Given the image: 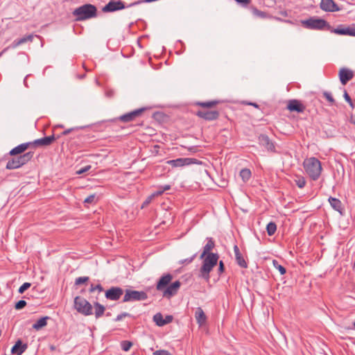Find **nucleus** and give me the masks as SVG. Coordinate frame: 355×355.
Returning a JSON list of instances; mask_svg holds the SVG:
<instances>
[{"label": "nucleus", "instance_id": "f257e3e1", "mask_svg": "<svg viewBox=\"0 0 355 355\" xmlns=\"http://www.w3.org/2000/svg\"><path fill=\"white\" fill-rule=\"evenodd\" d=\"M97 12V8L94 5L86 3L76 8L72 12V15L76 17L75 21H83L96 17L98 15Z\"/></svg>", "mask_w": 355, "mask_h": 355}, {"label": "nucleus", "instance_id": "f03ea898", "mask_svg": "<svg viewBox=\"0 0 355 355\" xmlns=\"http://www.w3.org/2000/svg\"><path fill=\"white\" fill-rule=\"evenodd\" d=\"M303 166L309 178L313 180H318L320 177L322 168L320 161L314 157L306 159L303 162Z\"/></svg>", "mask_w": 355, "mask_h": 355}, {"label": "nucleus", "instance_id": "7ed1b4c3", "mask_svg": "<svg viewBox=\"0 0 355 355\" xmlns=\"http://www.w3.org/2000/svg\"><path fill=\"white\" fill-rule=\"evenodd\" d=\"M219 259L218 254H209L203 258L202 265L200 269V276L206 281H209L210 278L209 273L214 267L217 265Z\"/></svg>", "mask_w": 355, "mask_h": 355}, {"label": "nucleus", "instance_id": "20e7f679", "mask_svg": "<svg viewBox=\"0 0 355 355\" xmlns=\"http://www.w3.org/2000/svg\"><path fill=\"white\" fill-rule=\"evenodd\" d=\"M301 23L302 26L310 30H330L331 25L324 19L311 17L306 20H302Z\"/></svg>", "mask_w": 355, "mask_h": 355}, {"label": "nucleus", "instance_id": "39448f33", "mask_svg": "<svg viewBox=\"0 0 355 355\" xmlns=\"http://www.w3.org/2000/svg\"><path fill=\"white\" fill-rule=\"evenodd\" d=\"M34 153L27 152L19 156L9 159L6 164V168L8 170L17 169L27 164L33 157Z\"/></svg>", "mask_w": 355, "mask_h": 355}, {"label": "nucleus", "instance_id": "423d86ee", "mask_svg": "<svg viewBox=\"0 0 355 355\" xmlns=\"http://www.w3.org/2000/svg\"><path fill=\"white\" fill-rule=\"evenodd\" d=\"M73 307L79 313L87 316L93 313L92 305L84 297L76 296L73 300Z\"/></svg>", "mask_w": 355, "mask_h": 355}, {"label": "nucleus", "instance_id": "0eeeda50", "mask_svg": "<svg viewBox=\"0 0 355 355\" xmlns=\"http://www.w3.org/2000/svg\"><path fill=\"white\" fill-rule=\"evenodd\" d=\"M148 298V295L145 291H135L126 289L123 298V302H132L144 301Z\"/></svg>", "mask_w": 355, "mask_h": 355}, {"label": "nucleus", "instance_id": "6e6552de", "mask_svg": "<svg viewBox=\"0 0 355 355\" xmlns=\"http://www.w3.org/2000/svg\"><path fill=\"white\" fill-rule=\"evenodd\" d=\"M200 162L195 158L184 157L167 161V164L172 167H181L193 164H200Z\"/></svg>", "mask_w": 355, "mask_h": 355}, {"label": "nucleus", "instance_id": "1a4fd4ad", "mask_svg": "<svg viewBox=\"0 0 355 355\" xmlns=\"http://www.w3.org/2000/svg\"><path fill=\"white\" fill-rule=\"evenodd\" d=\"M258 141L259 145L265 148L268 152L277 153L275 142L268 135L265 134L260 135L258 137Z\"/></svg>", "mask_w": 355, "mask_h": 355}, {"label": "nucleus", "instance_id": "9d476101", "mask_svg": "<svg viewBox=\"0 0 355 355\" xmlns=\"http://www.w3.org/2000/svg\"><path fill=\"white\" fill-rule=\"evenodd\" d=\"M123 293L124 291L121 287L112 286L105 291V297L107 300L116 301L121 298Z\"/></svg>", "mask_w": 355, "mask_h": 355}, {"label": "nucleus", "instance_id": "9b49d317", "mask_svg": "<svg viewBox=\"0 0 355 355\" xmlns=\"http://www.w3.org/2000/svg\"><path fill=\"white\" fill-rule=\"evenodd\" d=\"M146 110V107H141L130 112L124 114L119 117V119L124 123H128L134 121L137 117L140 116L142 113Z\"/></svg>", "mask_w": 355, "mask_h": 355}, {"label": "nucleus", "instance_id": "f8f14e48", "mask_svg": "<svg viewBox=\"0 0 355 355\" xmlns=\"http://www.w3.org/2000/svg\"><path fill=\"white\" fill-rule=\"evenodd\" d=\"M286 108L291 112L302 113L305 110L306 107L300 101L291 99L288 101Z\"/></svg>", "mask_w": 355, "mask_h": 355}, {"label": "nucleus", "instance_id": "ddd939ff", "mask_svg": "<svg viewBox=\"0 0 355 355\" xmlns=\"http://www.w3.org/2000/svg\"><path fill=\"white\" fill-rule=\"evenodd\" d=\"M196 115L205 121H214L219 116V112L216 110L209 111L200 110L196 112Z\"/></svg>", "mask_w": 355, "mask_h": 355}, {"label": "nucleus", "instance_id": "4468645a", "mask_svg": "<svg viewBox=\"0 0 355 355\" xmlns=\"http://www.w3.org/2000/svg\"><path fill=\"white\" fill-rule=\"evenodd\" d=\"M320 7L322 10L330 12H337L341 10L334 0H321Z\"/></svg>", "mask_w": 355, "mask_h": 355}, {"label": "nucleus", "instance_id": "2eb2a0df", "mask_svg": "<svg viewBox=\"0 0 355 355\" xmlns=\"http://www.w3.org/2000/svg\"><path fill=\"white\" fill-rule=\"evenodd\" d=\"M180 286L181 282L179 280L168 284V286L163 291V296L166 298H170L172 296L175 295L178 293Z\"/></svg>", "mask_w": 355, "mask_h": 355}, {"label": "nucleus", "instance_id": "dca6fc26", "mask_svg": "<svg viewBox=\"0 0 355 355\" xmlns=\"http://www.w3.org/2000/svg\"><path fill=\"white\" fill-rule=\"evenodd\" d=\"M173 279V275L170 273L163 275L157 282L156 289L159 291H164Z\"/></svg>", "mask_w": 355, "mask_h": 355}, {"label": "nucleus", "instance_id": "f3484780", "mask_svg": "<svg viewBox=\"0 0 355 355\" xmlns=\"http://www.w3.org/2000/svg\"><path fill=\"white\" fill-rule=\"evenodd\" d=\"M339 78L341 84L345 85L354 77V72L351 69L342 68L339 71Z\"/></svg>", "mask_w": 355, "mask_h": 355}, {"label": "nucleus", "instance_id": "a211bd4d", "mask_svg": "<svg viewBox=\"0 0 355 355\" xmlns=\"http://www.w3.org/2000/svg\"><path fill=\"white\" fill-rule=\"evenodd\" d=\"M173 316L171 315H167L165 318H163V315L161 313H157L153 316V321L158 327H163L169 324L173 321Z\"/></svg>", "mask_w": 355, "mask_h": 355}, {"label": "nucleus", "instance_id": "6ab92c4d", "mask_svg": "<svg viewBox=\"0 0 355 355\" xmlns=\"http://www.w3.org/2000/svg\"><path fill=\"white\" fill-rule=\"evenodd\" d=\"M55 141L54 134L51 136L44 137L43 138L37 139L33 141L35 148L40 146H49Z\"/></svg>", "mask_w": 355, "mask_h": 355}, {"label": "nucleus", "instance_id": "aec40b11", "mask_svg": "<svg viewBox=\"0 0 355 355\" xmlns=\"http://www.w3.org/2000/svg\"><path fill=\"white\" fill-rule=\"evenodd\" d=\"M28 348L26 343H23L21 340L19 339L11 349V353L14 355H21Z\"/></svg>", "mask_w": 355, "mask_h": 355}, {"label": "nucleus", "instance_id": "412c9836", "mask_svg": "<svg viewBox=\"0 0 355 355\" xmlns=\"http://www.w3.org/2000/svg\"><path fill=\"white\" fill-rule=\"evenodd\" d=\"M207 244L203 247L202 252L201 253L200 258L203 259L205 255H208L209 254H214V252H211V251L215 247V241L211 237H207Z\"/></svg>", "mask_w": 355, "mask_h": 355}, {"label": "nucleus", "instance_id": "4be33fe9", "mask_svg": "<svg viewBox=\"0 0 355 355\" xmlns=\"http://www.w3.org/2000/svg\"><path fill=\"white\" fill-rule=\"evenodd\" d=\"M33 35L30 34V35H25L23 37H21V38L15 40L12 42V44L9 46H8L6 49H15L18 46L21 45V44H24L26 42H31L33 41Z\"/></svg>", "mask_w": 355, "mask_h": 355}, {"label": "nucleus", "instance_id": "5701e85b", "mask_svg": "<svg viewBox=\"0 0 355 355\" xmlns=\"http://www.w3.org/2000/svg\"><path fill=\"white\" fill-rule=\"evenodd\" d=\"M328 200L334 210L338 211L342 216L344 214V209L343 207L342 202L339 199L334 197H329Z\"/></svg>", "mask_w": 355, "mask_h": 355}, {"label": "nucleus", "instance_id": "b1692460", "mask_svg": "<svg viewBox=\"0 0 355 355\" xmlns=\"http://www.w3.org/2000/svg\"><path fill=\"white\" fill-rule=\"evenodd\" d=\"M195 317L197 323L200 326L204 324L207 321V316L201 307L197 308L195 313Z\"/></svg>", "mask_w": 355, "mask_h": 355}, {"label": "nucleus", "instance_id": "393cba45", "mask_svg": "<svg viewBox=\"0 0 355 355\" xmlns=\"http://www.w3.org/2000/svg\"><path fill=\"white\" fill-rule=\"evenodd\" d=\"M94 314L96 319L100 318L104 314L105 311V306L98 302H94Z\"/></svg>", "mask_w": 355, "mask_h": 355}, {"label": "nucleus", "instance_id": "a878e982", "mask_svg": "<svg viewBox=\"0 0 355 355\" xmlns=\"http://www.w3.org/2000/svg\"><path fill=\"white\" fill-rule=\"evenodd\" d=\"M50 319L49 316H44L40 318L35 323L33 324V328L37 331L44 327L47 324V320Z\"/></svg>", "mask_w": 355, "mask_h": 355}, {"label": "nucleus", "instance_id": "bb28decb", "mask_svg": "<svg viewBox=\"0 0 355 355\" xmlns=\"http://www.w3.org/2000/svg\"><path fill=\"white\" fill-rule=\"evenodd\" d=\"M220 103V101L213 100L207 102L197 101L194 103L195 105L200 106L203 108L213 107Z\"/></svg>", "mask_w": 355, "mask_h": 355}, {"label": "nucleus", "instance_id": "cd10ccee", "mask_svg": "<svg viewBox=\"0 0 355 355\" xmlns=\"http://www.w3.org/2000/svg\"><path fill=\"white\" fill-rule=\"evenodd\" d=\"M26 151L25 146H24L23 144L18 145L17 146L13 148L10 150L9 155L11 156H15L18 155H21L23 153Z\"/></svg>", "mask_w": 355, "mask_h": 355}, {"label": "nucleus", "instance_id": "c85d7f7f", "mask_svg": "<svg viewBox=\"0 0 355 355\" xmlns=\"http://www.w3.org/2000/svg\"><path fill=\"white\" fill-rule=\"evenodd\" d=\"M329 31L331 33H334L337 35H347L346 26L343 24L338 26V27L336 28H334L333 27L331 26V28Z\"/></svg>", "mask_w": 355, "mask_h": 355}, {"label": "nucleus", "instance_id": "c756f323", "mask_svg": "<svg viewBox=\"0 0 355 355\" xmlns=\"http://www.w3.org/2000/svg\"><path fill=\"white\" fill-rule=\"evenodd\" d=\"M235 259L236 261V263L243 268H248V263L245 261L244 257H243L242 254L237 253V254L235 255Z\"/></svg>", "mask_w": 355, "mask_h": 355}, {"label": "nucleus", "instance_id": "7c9ffc66", "mask_svg": "<svg viewBox=\"0 0 355 355\" xmlns=\"http://www.w3.org/2000/svg\"><path fill=\"white\" fill-rule=\"evenodd\" d=\"M294 182L300 189H303L306 183L305 178L299 175H295Z\"/></svg>", "mask_w": 355, "mask_h": 355}, {"label": "nucleus", "instance_id": "2f4dec72", "mask_svg": "<svg viewBox=\"0 0 355 355\" xmlns=\"http://www.w3.org/2000/svg\"><path fill=\"white\" fill-rule=\"evenodd\" d=\"M250 8L252 10V14L257 17L263 19L268 17V14L266 12L261 11L254 6H250Z\"/></svg>", "mask_w": 355, "mask_h": 355}, {"label": "nucleus", "instance_id": "473e14b6", "mask_svg": "<svg viewBox=\"0 0 355 355\" xmlns=\"http://www.w3.org/2000/svg\"><path fill=\"white\" fill-rule=\"evenodd\" d=\"M171 189V186L169 184H166L164 186H160L158 189L152 193L154 198L161 196L164 191H168Z\"/></svg>", "mask_w": 355, "mask_h": 355}, {"label": "nucleus", "instance_id": "72a5a7b5", "mask_svg": "<svg viewBox=\"0 0 355 355\" xmlns=\"http://www.w3.org/2000/svg\"><path fill=\"white\" fill-rule=\"evenodd\" d=\"M252 173L250 169L243 168L240 171V176L244 182H247L251 178Z\"/></svg>", "mask_w": 355, "mask_h": 355}, {"label": "nucleus", "instance_id": "f704fd0d", "mask_svg": "<svg viewBox=\"0 0 355 355\" xmlns=\"http://www.w3.org/2000/svg\"><path fill=\"white\" fill-rule=\"evenodd\" d=\"M266 231L269 236H272L277 231V225L275 222H270L266 226Z\"/></svg>", "mask_w": 355, "mask_h": 355}, {"label": "nucleus", "instance_id": "c9c22d12", "mask_svg": "<svg viewBox=\"0 0 355 355\" xmlns=\"http://www.w3.org/2000/svg\"><path fill=\"white\" fill-rule=\"evenodd\" d=\"M89 281V277L87 276L79 277L75 279L74 286H80L82 284H86Z\"/></svg>", "mask_w": 355, "mask_h": 355}, {"label": "nucleus", "instance_id": "e433bc0d", "mask_svg": "<svg viewBox=\"0 0 355 355\" xmlns=\"http://www.w3.org/2000/svg\"><path fill=\"white\" fill-rule=\"evenodd\" d=\"M272 263L274 267L279 270L281 275H284L286 272V268L280 265L277 260H273Z\"/></svg>", "mask_w": 355, "mask_h": 355}, {"label": "nucleus", "instance_id": "4c0bfd02", "mask_svg": "<svg viewBox=\"0 0 355 355\" xmlns=\"http://www.w3.org/2000/svg\"><path fill=\"white\" fill-rule=\"evenodd\" d=\"M132 343L128 340H123L121 343V349L125 352H128L132 346Z\"/></svg>", "mask_w": 355, "mask_h": 355}, {"label": "nucleus", "instance_id": "58836bf2", "mask_svg": "<svg viewBox=\"0 0 355 355\" xmlns=\"http://www.w3.org/2000/svg\"><path fill=\"white\" fill-rule=\"evenodd\" d=\"M83 127H73V128H69V129H67L65 130H64L62 133H61V135H68L70 133H73V134H75L76 132H78L80 129H82Z\"/></svg>", "mask_w": 355, "mask_h": 355}, {"label": "nucleus", "instance_id": "ea45409f", "mask_svg": "<svg viewBox=\"0 0 355 355\" xmlns=\"http://www.w3.org/2000/svg\"><path fill=\"white\" fill-rule=\"evenodd\" d=\"M322 96L327 99V101L331 104L333 105L335 103V99L332 96L331 94L329 92L324 91L322 92Z\"/></svg>", "mask_w": 355, "mask_h": 355}, {"label": "nucleus", "instance_id": "a19ab883", "mask_svg": "<svg viewBox=\"0 0 355 355\" xmlns=\"http://www.w3.org/2000/svg\"><path fill=\"white\" fill-rule=\"evenodd\" d=\"M347 35L355 37V24L346 26Z\"/></svg>", "mask_w": 355, "mask_h": 355}, {"label": "nucleus", "instance_id": "79ce46f5", "mask_svg": "<svg viewBox=\"0 0 355 355\" xmlns=\"http://www.w3.org/2000/svg\"><path fill=\"white\" fill-rule=\"evenodd\" d=\"M96 290L98 291V292L101 293V292L103 291L104 289H103L102 285L100 284H98L96 286H94V284H92L90 285V288L89 289V293H93Z\"/></svg>", "mask_w": 355, "mask_h": 355}, {"label": "nucleus", "instance_id": "37998d69", "mask_svg": "<svg viewBox=\"0 0 355 355\" xmlns=\"http://www.w3.org/2000/svg\"><path fill=\"white\" fill-rule=\"evenodd\" d=\"M31 286V284L29 282L24 283L19 288L18 292L20 294L24 293L27 289H28Z\"/></svg>", "mask_w": 355, "mask_h": 355}, {"label": "nucleus", "instance_id": "c03bdc74", "mask_svg": "<svg viewBox=\"0 0 355 355\" xmlns=\"http://www.w3.org/2000/svg\"><path fill=\"white\" fill-rule=\"evenodd\" d=\"M26 302L25 300H21L15 303V308L17 310H20L24 308L26 306Z\"/></svg>", "mask_w": 355, "mask_h": 355}, {"label": "nucleus", "instance_id": "a18cd8bd", "mask_svg": "<svg viewBox=\"0 0 355 355\" xmlns=\"http://www.w3.org/2000/svg\"><path fill=\"white\" fill-rule=\"evenodd\" d=\"M343 97H344L345 100L349 104L350 107L352 108H354V103L346 90L344 91Z\"/></svg>", "mask_w": 355, "mask_h": 355}, {"label": "nucleus", "instance_id": "49530a36", "mask_svg": "<svg viewBox=\"0 0 355 355\" xmlns=\"http://www.w3.org/2000/svg\"><path fill=\"white\" fill-rule=\"evenodd\" d=\"M238 4L243 8H248L252 0H234Z\"/></svg>", "mask_w": 355, "mask_h": 355}, {"label": "nucleus", "instance_id": "de8ad7c7", "mask_svg": "<svg viewBox=\"0 0 355 355\" xmlns=\"http://www.w3.org/2000/svg\"><path fill=\"white\" fill-rule=\"evenodd\" d=\"M105 96L107 98H113L115 95V91L114 89H112V88H106L105 89Z\"/></svg>", "mask_w": 355, "mask_h": 355}, {"label": "nucleus", "instance_id": "09e8293b", "mask_svg": "<svg viewBox=\"0 0 355 355\" xmlns=\"http://www.w3.org/2000/svg\"><path fill=\"white\" fill-rule=\"evenodd\" d=\"M95 200H96V195L92 194V195H90L88 197H87L84 200V202L87 203V204H92V203H94L95 202Z\"/></svg>", "mask_w": 355, "mask_h": 355}, {"label": "nucleus", "instance_id": "8fccbe9b", "mask_svg": "<svg viewBox=\"0 0 355 355\" xmlns=\"http://www.w3.org/2000/svg\"><path fill=\"white\" fill-rule=\"evenodd\" d=\"M153 355H172L168 351L165 349L156 350L153 352Z\"/></svg>", "mask_w": 355, "mask_h": 355}, {"label": "nucleus", "instance_id": "3c124183", "mask_svg": "<svg viewBox=\"0 0 355 355\" xmlns=\"http://www.w3.org/2000/svg\"><path fill=\"white\" fill-rule=\"evenodd\" d=\"M130 314L126 312L121 313V314L118 315L116 318L114 319V321L118 322L121 320L123 318L125 317H130Z\"/></svg>", "mask_w": 355, "mask_h": 355}, {"label": "nucleus", "instance_id": "603ef678", "mask_svg": "<svg viewBox=\"0 0 355 355\" xmlns=\"http://www.w3.org/2000/svg\"><path fill=\"white\" fill-rule=\"evenodd\" d=\"M90 168H91L90 165L85 166L81 168L80 169H79L78 171H77L76 173L78 175L83 174V173L87 172Z\"/></svg>", "mask_w": 355, "mask_h": 355}, {"label": "nucleus", "instance_id": "864d4df0", "mask_svg": "<svg viewBox=\"0 0 355 355\" xmlns=\"http://www.w3.org/2000/svg\"><path fill=\"white\" fill-rule=\"evenodd\" d=\"M154 198V197L153 196V195L151 194L150 196H149L146 199V200L143 202L142 205H141V208H144L146 207V206H148L150 202L152 201V200Z\"/></svg>", "mask_w": 355, "mask_h": 355}, {"label": "nucleus", "instance_id": "5fc2aeb1", "mask_svg": "<svg viewBox=\"0 0 355 355\" xmlns=\"http://www.w3.org/2000/svg\"><path fill=\"white\" fill-rule=\"evenodd\" d=\"M225 271V264L223 261H220L218 263V272L220 275Z\"/></svg>", "mask_w": 355, "mask_h": 355}, {"label": "nucleus", "instance_id": "6e6d98bb", "mask_svg": "<svg viewBox=\"0 0 355 355\" xmlns=\"http://www.w3.org/2000/svg\"><path fill=\"white\" fill-rule=\"evenodd\" d=\"M196 256V254H194L192 257L181 261L180 263H187H187H191L193 261V259H195Z\"/></svg>", "mask_w": 355, "mask_h": 355}, {"label": "nucleus", "instance_id": "4d7b16f0", "mask_svg": "<svg viewBox=\"0 0 355 355\" xmlns=\"http://www.w3.org/2000/svg\"><path fill=\"white\" fill-rule=\"evenodd\" d=\"M23 145L24 146H25V149L26 150L30 148V147H34L35 148V144H33V141H30V142H26V143H23Z\"/></svg>", "mask_w": 355, "mask_h": 355}, {"label": "nucleus", "instance_id": "13d9d810", "mask_svg": "<svg viewBox=\"0 0 355 355\" xmlns=\"http://www.w3.org/2000/svg\"><path fill=\"white\" fill-rule=\"evenodd\" d=\"M234 252L235 255L237 254V253L239 254L241 252L239 247L236 245H235L234 246Z\"/></svg>", "mask_w": 355, "mask_h": 355}, {"label": "nucleus", "instance_id": "bf43d9fd", "mask_svg": "<svg viewBox=\"0 0 355 355\" xmlns=\"http://www.w3.org/2000/svg\"><path fill=\"white\" fill-rule=\"evenodd\" d=\"M245 104L252 105L256 108H258L259 107V105L256 103H245Z\"/></svg>", "mask_w": 355, "mask_h": 355}, {"label": "nucleus", "instance_id": "052dcab7", "mask_svg": "<svg viewBox=\"0 0 355 355\" xmlns=\"http://www.w3.org/2000/svg\"><path fill=\"white\" fill-rule=\"evenodd\" d=\"M62 135H61V133L60 135H54V137H55V141L60 139Z\"/></svg>", "mask_w": 355, "mask_h": 355}, {"label": "nucleus", "instance_id": "680f3d73", "mask_svg": "<svg viewBox=\"0 0 355 355\" xmlns=\"http://www.w3.org/2000/svg\"><path fill=\"white\" fill-rule=\"evenodd\" d=\"M281 14H282L283 16H284V17H287V15H287L286 11L281 12Z\"/></svg>", "mask_w": 355, "mask_h": 355}, {"label": "nucleus", "instance_id": "e2e57ef3", "mask_svg": "<svg viewBox=\"0 0 355 355\" xmlns=\"http://www.w3.org/2000/svg\"><path fill=\"white\" fill-rule=\"evenodd\" d=\"M7 51V49H4L1 53H0V57Z\"/></svg>", "mask_w": 355, "mask_h": 355}, {"label": "nucleus", "instance_id": "0e129e2a", "mask_svg": "<svg viewBox=\"0 0 355 355\" xmlns=\"http://www.w3.org/2000/svg\"><path fill=\"white\" fill-rule=\"evenodd\" d=\"M50 349H51V351H54V350L55 349V346H53V345H51V346H50Z\"/></svg>", "mask_w": 355, "mask_h": 355}, {"label": "nucleus", "instance_id": "69168bd1", "mask_svg": "<svg viewBox=\"0 0 355 355\" xmlns=\"http://www.w3.org/2000/svg\"><path fill=\"white\" fill-rule=\"evenodd\" d=\"M271 1H272V6L276 4L277 3V1H278V0H271Z\"/></svg>", "mask_w": 355, "mask_h": 355}, {"label": "nucleus", "instance_id": "338daca9", "mask_svg": "<svg viewBox=\"0 0 355 355\" xmlns=\"http://www.w3.org/2000/svg\"><path fill=\"white\" fill-rule=\"evenodd\" d=\"M56 128H64V125H58L56 126Z\"/></svg>", "mask_w": 355, "mask_h": 355}, {"label": "nucleus", "instance_id": "774afa93", "mask_svg": "<svg viewBox=\"0 0 355 355\" xmlns=\"http://www.w3.org/2000/svg\"><path fill=\"white\" fill-rule=\"evenodd\" d=\"M275 19H277V20H279V21H283L282 19H280V18H279V17H276Z\"/></svg>", "mask_w": 355, "mask_h": 355}]
</instances>
